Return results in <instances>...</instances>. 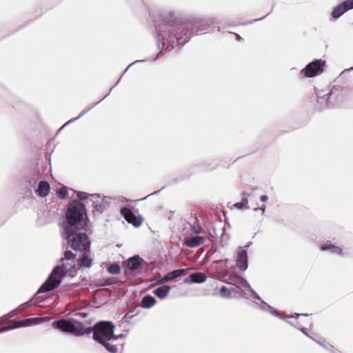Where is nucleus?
<instances>
[{
  "mask_svg": "<svg viewBox=\"0 0 353 353\" xmlns=\"http://www.w3.org/2000/svg\"><path fill=\"white\" fill-rule=\"evenodd\" d=\"M211 27L215 28L212 17L196 16L183 20L173 12H163L154 26V34L158 49L166 52L185 45L192 37Z\"/></svg>",
  "mask_w": 353,
  "mask_h": 353,
  "instance_id": "1",
  "label": "nucleus"
},
{
  "mask_svg": "<svg viewBox=\"0 0 353 353\" xmlns=\"http://www.w3.org/2000/svg\"><path fill=\"white\" fill-rule=\"evenodd\" d=\"M74 193L77 199H71L65 205L59 223L61 234L65 236L72 234L73 230H87L90 222L85 204L88 193L83 191H74Z\"/></svg>",
  "mask_w": 353,
  "mask_h": 353,
  "instance_id": "2",
  "label": "nucleus"
},
{
  "mask_svg": "<svg viewBox=\"0 0 353 353\" xmlns=\"http://www.w3.org/2000/svg\"><path fill=\"white\" fill-rule=\"evenodd\" d=\"M343 90H340L339 87L334 86L326 92L324 90L315 91L305 103H310L314 105V111L321 112L340 105L343 101Z\"/></svg>",
  "mask_w": 353,
  "mask_h": 353,
  "instance_id": "3",
  "label": "nucleus"
},
{
  "mask_svg": "<svg viewBox=\"0 0 353 353\" xmlns=\"http://www.w3.org/2000/svg\"><path fill=\"white\" fill-rule=\"evenodd\" d=\"M68 263H62L54 266L47 279L34 294V297H36L38 294L56 290L61 285L62 279L66 276L72 278L74 277L77 274L76 265L73 264L70 268H68Z\"/></svg>",
  "mask_w": 353,
  "mask_h": 353,
  "instance_id": "4",
  "label": "nucleus"
},
{
  "mask_svg": "<svg viewBox=\"0 0 353 353\" xmlns=\"http://www.w3.org/2000/svg\"><path fill=\"white\" fill-rule=\"evenodd\" d=\"M115 325L111 321H99L92 326L85 329V335L88 336L92 333V339L101 342L105 339H112L114 336Z\"/></svg>",
  "mask_w": 353,
  "mask_h": 353,
  "instance_id": "5",
  "label": "nucleus"
},
{
  "mask_svg": "<svg viewBox=\"0 0 353 353\" xmlns=\"http://www.w3.org/2000/svg\"><path fill=\"white\" fill-rule=\"evenodd\" d=\"M53 328L62 332L70 334L75 336L85 335V325L79 321L73 318H62L54 320L51 323Z\"/></svg>",
  "mask_w": 353,
  "mask_h": 353,
  "instance_id": "6",
  "label": "nucleus"
},
{
  "mask_svg": "<svg viewBox=\"0 0 353 353\" xmlns=\"http://www.w3.org/2000/svg\"><path fill=\"white\" fill-rule=\"evenodd\" d=\"M87 230H73V233L68 236L61 234V237L66 240L71 248L74 251L85 252L90 250L91 241Z\"/></svg>",
  "mask_w": 353,
  "mask_h": 353,
  "instance_id": "7",
  "label": "nucleus"
},
{
  "mask_svg": "<svg viewBox=\"0 0 353 353\" xmlns=\"http://www.w3.org/2000/svg\"><path fill=\"white\" fill-rule=\"evenodd\" d=\"M138 212L137 208L128 204L123 205L120 208L121 216L134 228H139L143 222V217L141 214H135Z\"/></svg>",
  "mask_w": 353,
  "mask_h": 353,
  "instance_id": "8",
  "label": "nucleus"
},
{
  "mask_svg": "<svg viewBox=\"0 0 353 353\" xmlns=\"http://www.w3.org/2000/svg\"><path fill=\"white\" fill-rule=\"evenodd\" d=\"M219 294L224 299H252L250 291L243 288L242 286L228 288L223 285L219 289Z\"/></svg>",
  "mask_w": 353,
  "mask_h": 353,
  "instance_id": "9",
  "label": "nucleus"
},
{
  "mask_svg": "<svg viewBox=\"0 0 353 353\" xmlns=\"http://www.w3.org/2000/svg\"><path fill=\"white\" fill-rule=\"evenodd\" d=\"M145 263H146L145 261L137 254L123 261L122 268L124 274L128 279L132 278L133 276L132 273L141 270Z\"/></svg>",
  "mask_w": 353,
  "mask_h": 353,
  "instance_id": "10",
  "label": "nucleus"
},
{
  "mask_svg": "<svg viewBox=\"0 0 353 353\" xmlns=\"http://www.w3.org/2000/svg\"><path fill=\"white\" fill-rule=\"evenodd\" d=\"M326 61L321 59H315L308 63L304 68L301 70L300 74L305 78H312L321 74L325 68Z\"/></svg>",
  "mask_w": 353,
  "mask_h": 353,
  "instance_id": "11",
  "label": "nucleus"
},
{
  "mask_svg": "<svg viewBox=\"0 0 353 353\" xmlns=\"http://www.w3.org/2000/svg\"><path fill=\"white\" fill-rule=\"evenodd\" d=\"M223 282L235 287L242 286L250 291L252 299H260V296L251 287L246 279L239 274L231 272L228 275V278L223 280Z\"/></svg>",
  "mask_w": 353,
  "mask_h": 353,
  "instance_id": "12",
  "label": "nucleus"
},
{
  "mask_svg": "<svg viewBox=\"0 0 353 353\" xmlns=\"http://www.w3.org/2000/svg\"><path fill=\"white\" fill-rule=\"evenodd\" d=\"M44 301V299L41 296L37 295L36 297L34 296L28 301L21 304L16 310L10 311L7 314L3 316L0 319V324L1 323V319H5V321L10 319V318L14 317L17 315V313H20L21 312L28 310L31 307H34L39 303H41Z\"/></svg>",
  "mask_w": 353,
  "mask_h": 353,
  "instance_id": "13",
  "label": "nucleus"
},
{
  "mask_svg": "<svg viewBox=\"0 0 353 353\" xmlns=\"http://www.w3.org/2000/svg\"><path fill=\"white\" fill-rule=\"evenodd\" d=\"M88 199L85 201L88 202H91L92 207L93 208L92 214L94 216H96L97 214H101L105 212L108 206V203L103 201L99 202L98 199L100 198V194H89L88 193Z\"/></svg>",
  "mask_w": 353,
  "mask_h": 353,
  "instance_id": "14",
  "label": "nucleus"
},
{
  "mask_svg": "<svg viewBox=\"0 0 353 353\" xmlns=\"http://www.w3.org/2000/svg\"><path fill=\"white\" fill-rule=\"evenodd\" d=\"M253 300H257L260 301V303H255L256 308H258L263 312H268L271 314L272 316L277 317L281 320L285 319V312H280L275 309L272 305L267 303L265 301H263L261 297L260 299H252Z\"/></svg>",
  "mask_w": 353,
  "mask_h": 353,
  "instance_id": "15",
  "label": "nucleus"
},
{
  "mask_svg": "<svg viewBox=\"0 0 353 353\" xmlns=\"http://www.w3.org/2000/svg\"><path fill=\"white\" fill-rule=\"evenodd\" d=\"M193 173H194L193 172H190V171L188 170L187 172L181 174L179 176H178L177 177H172V178L168 179L167 180V183H166L165 185L163 186L161 189H159V190H158L157 191H154V192L148 194V196H145L144 198L141 199L140 200L145 199L146 198H148L150 195H157V194H158L166 186L173 185H175V184L178 183L179 182L185 181V180L188 179V178H190L193 174Z\"/></svg>",
  "mask_w": 353,
  "mask_h": 353,
  "instance_id": "16",
  "label": "nucleus"
},
{
  "mask_svg": "<svg viewBox=\"0 0 353 353\" xmlns=\"http://www.w3.org/2000/svg\"><path fill=\"white\" fill-rule=\"evenodd\" d=\"M236 267L242 272H245L248 267V253L239 249L236 251Z\"/></svg>",
  "mask_w": 353,
  "mask_h": 353,
  "instance_id": "17",
  "label": "nucleus"
},
{
  "mask_svg": "<svg viewBox=\"0 0 353 353\" xmlns=\"http://www.w3.org/2000/svg\"><path fill=\"white\" fill-rule=\"evenodd\" d=\"M192 268H187L183 269H177L172 270L166 274H165L162 277V281L163 283H168L174 281V279L185 276L190 270H191Z\"/></svg>",
  "mask_w": 353,
  "mask_h": 353,
  "instance_id": "18",
  "label": "nucleus"
},
{
  "mask_svg": "<svg viewBox=\"0 0 353 353\" xmlns=\"http://www.w3.org/2000/svg\"><path fill=\"white\" fill-rule=\"evenodd\" d=\"M208 276L205 273L202 272H194L190 274L188 276L185 277L183 280L185 283L192 284L198 283L201 284L207 280Z\"/></svg>",
  "mask_w": 353,
  "mask_h": 353,
  "instance_id": "19",
  "label": "nucleus"
},
{
  "mask_svg": "<svg viewBox=\"0 0 353 353\" xmlns=\"http://www.w3.org/2000/svg\"><path fill=\"white\" fill-rule=\"evenodd\" d=\"M159 52L157 54H153V55L150 56L149 58H146V59H144L142 60H136L134 62L131 63L130 65H128V66L119 75L118 80L114 83V85H113L111 88H113L114 86H116V85H117L118 82L120 81L122 76L127 72V70L130 68V67L131 65H132L133 64H134L136 63L144 62V61H156L157 59L161 57L163 55L165 51L163 49H159Z\"/></svg>",
  "mask_w": 353,
  "mask_h": 353,
  "instance_id": "20",
  "label": "nucleus"
},
{
  "mask_svg": "<svg viewBox=\"0 0 353 353\" xmlns=\"http://www.w3.org/2000/svg\"><path fill=\"white\" fill-rule=\"evenodd\" d=\"M112 88H110V90L108 91L107 94L103 96V97L97 102L91 104L89 107H88L86 109H84L81 111V112L79 114V115L75 118H73L69 121H68L65 124H63L59 130L58 131H60L62 128H63L66 125L73 123L74 121H77L79 118L82 117L83 115H85L88 112H89L90 110H92L94 107H95L97 105H98L101 101H102L104 99H105L111 92Z\"/></svg>",
  "mask_w": 353,
  "mask_h": 353,
  "instance_id": "21",
  "label": "nucleus"
},
{
  "mask_svg": "<svg viewBox=\"0 0 353 353\" xmlns=\"http://www.w3.org/2000/svg\"><path fill=\"white\" fill-rule=\"evenodd\" d=\"M320 250L323 252H330L332 254H335L339 256L343 254L342 248L336 246L330 241H327L325 243H321L320 245Z\"/></svg>",
  "mask_w": 353,
  "mask_h": 353,
  "instance_id": "22",
  "label": "nucleus"
},
{
  "mask_svg": "<svg viewBox=\"0 0 353 353\" xmlns=\"http://www.w3.org/2000/svg\"><path fill=\"white\" fill-rule=\"evenodd\" d=\"M206 239L203 236L190 235L185 239V243L188 248H194L205 241Z\"/></svg>",
  "mask_w": 353,
  "mask_h": 353,
  "instance_id": "23",
  "label": "nucleus"
},
{
  "mask_svg": "<svg viewBox=\"0 0 353 353\" xmlns=\"http://www.w3.org/2000/svg\"><path fill=\"white\" fill-rule=\"evenodd\" d=\"M50 191V185L46 180L39 181L37 188L35 190L36 194L42 198L46 197Z\"/></svg>",
  "mask_w": 353,
  "mask_h": 353,
  "instance_id": "24",
  "label": "nucleus"
},
{
  "mask_svg": "<svg viewBox=\"0 0 353 353\" xmlns=\"http://www.w3.org/2000/svg\"><path fill=\"white\" fill-rule=\"evenodd\" d=\"M171 287L168 285L163 284L153 290L152 294L159 299L163 300L168 296Z\"/></svg>",
  "mask_w": 353,
  "mask_h": 353,
  "instance_id": "25",
  "label": "nucleus"
},
{
  "mask_svg": "<svg viewBox=\"0 0 353 353\" xmlns=\"http://www.w3.org/2000/svg\"><path fill=\"white\" fill-rule=\"evenodd\" d=\"M157 299L152 295L148 294L144 295L141 301V307L150 309L157 303Z\"/></svg>",
  "mask_w": 353,
  "mask_h": 353,
  "instance_id": "26",
  "label": "nucleus"
},
{
  "mask_svg": "<svg viewBox=\"0 0 353 353\" xmlns=\"http://www.w3.org/2000/svg\"><path fill=\"white\" fill-rule=\"evenodd\" d=\"M117 279L115 277H108V278H103L99 279H96L94 281V285L96 287H106V286H112L116 284Z\"/></svg>",
  "mask_w": 353,
  "mask_h": 353,
  "instance_id": "27",
  "label": "nucleus"
},
{
  "mask_svg": "<svg viewBox=\"0 0 353 353\" xmlns=\"http://www.w3.org/2000/svg\"><path fill=\"white\" fill-rule=\"evenodd\" d=\"M249 196V193L245 192H242L241 201L240 202L235 203L234 204V208L237 210H242L243 208L250 209V206L248 205Z\"/></svg>",
  "mask_w": 353,
  "mask_h": 353,
  "instance_id": "28",
  "label": "nucleus"
},
{
  "mask_svg": "<svg viewBox=\"0 0 353 353\" xmlns=\"http://www.w3.org/2000/svg\"><path fill=\"white\" fill-rule=\"evenodd\" d=\"M43 322L42 319L40 317L30 318L19 321V324L21 327L38 325Z\"/></svg>",
  "mask_w": 353,
  "mask_h": 353,
  "instance_id": "29",
  "label": "nucleus"
},
{
  "mask_svg": "<svg viewBox=\"0 0 353 353\" xmlns=\"http://www.w3.org/2000/svg\"><path fill=\"white\" fill-rule=\"evenodd\" d=\"M42 177V174H40L39 172L34 171L30 177H28L27 179V183L29 185V190L31 191V189L34 188L36 185L38 183V181Z\"/></svg>",
  "mask_w": 353,
  "mask_h": 353,
  "instance_id": "30",
  "label": "nucleus"
},
{
  "mask_svg": "<svg viewBox=\"0 0 353 353\" xmlns=\"http://www.w3.org/2000/svg\"><path fill=\"white\" fill-rule=\"evenodd\" d=\"M113 341V339H105L101 341V342H98L100 345L105 347V349L109 352L110 353H117L118 351L117 346L110 341Z\"/></svg>",
  "mask_w": 353,
  "mask_h": 353,
  "instance_id": "31",
  "label": "nucleus"
},
{
  "mask_svg": "<svg viewBox=\"0 0 353 353\" xmlns=\"http://www.w3.org/2000/svg\"><path fill=\"white\" fill-rule=\"evenodd\" d=\"M346 12L347 10L343 6V3H341L334 8L331 12V17L333 19H336L341 17Z\"/></svg>",
  "mask_w": 353,
  "mask_h": 353,
  "instance_id": "32",
  "label": "nucleus"
},
{
  "mask_svg": "<svg viewBox=\"0 0 353 353\" xmlns=\"http://www.w3.org/2000/svg\"><path fill=\"white\" fill-rule=\"evenodd\" d=\"M92 259L88 255H82L81 256L80 266L83 268H89L92 265Z\"/></svg>",
  "mask_w": 353,
  "mask_h": 353,
  "instance_id": "33",
  "label": "nucleus"
},
{
  "mask_svg": "<svg viewBox=\"0 0 353 353\" xmlns=\"http://www.w3.org/2000/svg\"><path fill=\"white\" fill-rule=\"evenodd\" d=\"M76 259L77 255L74 252H72V251L68 250L63 252V258L59 259V262L61 263H64V260L74 261Z\"/></svg>",
  "mask_w": 353,
  "mask_h": 353,
  "instance_id": "34",
  "label": "nucleus"
},
{
  "mask_svg": "<svg viewBox=\"0 0 353 353\" xmlns=\"http://www.w3.org/2000/svg\"><path fill=\"white\" fill-rule=\"evenodd\" d=\"M107 271L111 274H117L121 272V266L117 262H114L107 267Z\"/></svg>",
  "mask_w": 353,
  "mask_h": 353,
  "instance_id": "35",
  "label": "nucleus"
},
{
  "mask_svg": "<svg viewBox=\"0 0 353 353\" xmlns=\"http://www.w3.org/2000/svg\"><path fill=\"white\" fill-rule=\"evenodd\" d=\"M314 342L322 346L325 350L330 351L331 353H341L339 350L336 349L333 345L330 344H325L319 340H314Z\"/></svg>",
  "mask_w": 353,
  "mask_h": 353,
  "instance_id": "36",
  "label": "nucleus"
},
{
  "mask_svg": "<svg viewBox=\"0 0 353 353\" xmlns=\"http://www.w3.org/2000/svg\"><path fill=\"white\" fill-rule=\"evenodd\" d=\"M57 195L61 199H63L68 196V190L66 186H62L57 190Z\"/></svg>",
  "mask_w": 353,
  "mask_h": 353,
  "instance_id": "37",
  "label": "nucleus"
},
{
  "mask_svg": "<svg viewBox=\"0 0 353 353\" xmlns=\"http://www.w3.org/2000/svg\"><path fill=\"white\" fill-rule=\"evenodd\" d=\"M20 327H21V325L19 324V321H18L12 324H10V325H7L4 326L0 330V333L8 332V331H10V330H14L17 328H20Z\"/></svg>",
  "mask_w": 353,
  "mask_h": 353,
  "instance_id": "38",
  "label": "nucleus"
},
{
  "mask_svg": "<svg viewBox=\"0 0 353 353\" xmlns=\"http://www.w3.org/2000/svg\"><path fill=\"white\" fill-rule=\"evenodd\" d=\"M191 231L192 235L198 236L200 234H204L205 230L199 225H191Z\"/></svg>",
  "mask_w": 353,
  "mask_h": 353,
  "instance_id": "39",
  "label": "nucleus"
},
{
  "mask_svg": "<svg viewBox=\"0 0 353 353\" xmlns=\"http://www.w3.org/2000/svg\"><path fill=\"white\" fill-rule=\"evenodd\" d=\"M210 234L212 238V248H214L215 251L217 250L216 244L215 241H216V236H218V233L216 232V229L215 228H212V230L210 231Z\"/></svg>",
  "mask_w": 353,
  "mask_h": 353,
  "instance_id": "40",
  "label": "nucleus"
},
{
  "mask_svg": "<svg viewBox=\"0 0 353 353\" xmlns=\"http://www.w3.org/2000/svg\"><path fill=\"white\" fill-rule=\"evenodd\" d=\"M342 3L347 11L353 9V0H345Z\"/></svg>",
  "mask_w": 353,
  "mask_h": 353,
  "instance_id": "41",
  "label": "nucleus"
},
{
  "mask_svg": "<svg viewBox=\"0 0 353 353\" xmlns=\"http://www.w3.org/2000/svg\"><path fill=\"white\" fill-rule=\"evenodd\" d=\"M299 330H300L304 335H305L307 337L311 339L312 341H314V340H316L314 337H312L308 332L306 327H301L300 328H298Z\"/></svg>",
  "mask_w": 353,
  "mask_h": 353,
  "instance_id": "42",
  "label": "nucleus"
},
{
  "mask_svg": "<svg viewBox=\"0 0 353 353\" xmlns=\"http://www.w3.org/2000/svg\"><path fill=\"white\" fill-rule=\"evenodd\" d=\"M130 313H134V314H132V315L129 316V319H132L135 315H137L139 313V309L137 307L134 310H132L131 311H128L126 313L125 316L129 315Z\"/></svg>",
  "mask_w": 353,
  "mask_h": 353,
  "instance_id": "43",
  "label": "nucleus"
},
{
  "mask_svg": "<svg viewBox=\"0 0 353 353\" xmlns=\"http://www.w3.org/2000/svg\"><path fill=\"white\" fill-rule=\"evenodd\" d=\"M272 10H273V8H272L271 11L270 12H268L267 14L264 15L263 17H262L261 18L255 19L250 21H248L245 24H252V23H254V22L259 21L264 19L267 16H268L272 12Z\"/></svg>",
  "mask_w": 353,
  "mask_h": 353,
  "instance_id": "44",
  "label": "nucleus"
},
{
  "mask_svg": "<svg viewBox=\"0 0 353 353\" xmlns=\"http://www.w3.org/2000/svg\"><path fill=\"white\" fill-rule=\"evenodd\" d=\"M309 314H307V313H294L292 315H291L290 316H288V318H294L296 319H297L299 316H308Z\"/></svg>",
  "mask_w": 353,
  "mask_h": 353,
  "instance_id": "45",
  "label": "nucleus"
},
{
  "mask_svg": "<svg viewBox=\"0 0 353 353\" xmlns=\"http://www.w3.org/2000/svg\"><path fill=\"white\" fill-rule=\"evenodd\" d=\"M252 244V241H249L246 243V245H245L243 247H239L238 249L242 250V251H244L245 252L248 253V249L249 248V247Z\"/></svg>",
  "mask_w": 353,
  "mask_h": 353,
  "instance_id": "46",
  "label": "nucleus"
},
{
  "mask_svg": "<svg viewBox=\"0 0 353 353\" xmlns=\"http://www.w3.org/2000/svg\"><path fill=\"white\" fill-rule=\"evenodd\" d=\"M127 336V334H114V336L112 338L113 341H116L117 339H124Z\"/></svg>",
  "mask_w": 353,
  "mask_h": 353,
  "instance_id": "47",
  "label": "nucleus"
},
{
  "mask_svg": "<svg viewBox=\"0 0 353 353\" xmlns=\"http://www.w3.org/2000/svg\"><path fill=\"white\" fill-rule=\"evenodd\" d=\"M284 321H285V322H286L288 324L290 325L291 326H292V327H295V328H296V329H297V330H298V328H300L299 327H297L296 325H295L293 323V322H292V321H288V320H286V317H285V319H284Z\"/></svg>",
  "mask_w": 353,
  "mask_h": 353,
  "instance_id": "48",
  "label": "nucleus"
},
{
  "mask_svg": "<svg viewBox=\"0 0 353 353\" xmlns=\"http://www.w3.org/2000/svg\"><path fill=\"white\" fill-rule=\"evenodd\" d=\"M268 199V196L266 194H263L260 196V200L262 202H265Z\"/></svg>",
  "mask_w": 353,
  "mask_h": 353,
  "instance_id": "49",
  "label": "nucleus"
},
{
  "mask_svg": "<svg viewBox=\"0 0 353 353\" xmlns=\"http://www.w3.org/2000/svg\"><path fill=\"white\" fill-rule=\"evenodd\" d=\"M77 314L80 316L82 318H85L88 316V313H86L85 312H79Z\"/></svg>",
  "mask_w": 353,
  "mask_h": 353,
  "instance_id": "50",
  "label": "nucleus"
},
{
  "mask_svg": "<svg viewBox=\"0 0 353 353\" xmlns=\"http://www.w3.org/2000/svg\"><path fill=\"white\" fill-rule=\"evenodd\" d=\"M351 70H353V67H351V68H347V69H345L343 72H341L340 75H342L343 74H345V72L351 71Z\"/></svg>",
  "mask_w": 353,
  "mask_h": 353,
  "instance_id": "51",
  "label": "nucleus"
},
{
  "mask_svg": "<svg viewBox=\"0 0 353 353\" xmlns=\"http://www.w3.org/2000/svg\"><path fill=\"white\" fill-rule=\"evenodd\" d=\"M235 35H236V39L238 41H241L243 40V38H242L239 34L235 33Z\"/></svg>",
  "mask_w": 353,
  "mask_h": 353,
  "instance_id": "52",
  "label": "nucleus"
},
{
  "mask_svg": "<svg viewBox=\"0 0 353 353\" xmlns=\"http://www.w3.org/2000/svg\"><path fill=\"white\" fill-rule=\"evenodd\" d=\"M265 208V205H262L261 207H259V210L262 211V214H264Z\"/></svg>",
  "mask_w": 353,
  "mask_h": 353,
  "instance_id": "53",
  "label": "nucleus"
},
{
  "mask_svg": "<svg viewBox=\"0 0 353 353\" xmlns=\"http://www.w3.org/2000/svg\"><path fill=\"white\" fill-rule=\"evenodd\" d=\"M221 262H225V263H227V259H221V260H218V261H214L213 263H221Z\"/></svg>",
  "mask_w": 353,
  "mask_h": 353,
  "instance_id": "54",
  "label": "nucleus"
},
{
  "mask_svg": "<svg viewBox=\"0 0 353 353\" xmlns=\"http://www.w3.org/2000/svg\"><path fill=\"white\" fill-rule=\"evenodd\" d=\"M27 25H28V24H24V25H23V26H19V27L17 30H15L13 32H16L17 31H18V30H21V29H22V28H24V27H26Z\"/></svg>",
  "mask_w": 353,
  "mask_h": 353,
  "instance_id": "55",
  "label": "nucleus"
},
{
  "mask_svg": "<svg viewBox=\"0 0 353 353\" xmlns=\"http://www.w3.org/2000/svg\"><path fill=\"white\" fill-rule=\"evenodd\" d=\"M215 168H216V165H214L212 168H209V169H205L204 170H212L215 169Z\"/></svg>",
  "mask_w": 353,
  "mask_h": 353,
  "instance_id": "56",
  "label": "nucleus"
},
{
  "mask_svg": "<svg viewBox=\"0 0 353 353\" xmlns=\"http://www.w3.org/2000/svg\"><path fill=\"white\" fill-rule=\"evenodd\" d=\"M121 201H129V200H128L127 198H125V197H124V196H122V197H121Z\"/></svg>",
  "mask_w": 353,
  "mask_h": 353,
  "instance_id": "57",
  "label": "nucleus"
},
{
  "mask_svg": "<svg viewBox=\"0 0 353 353\" xmlns=\"http://www.w3.org/2000/svg\"><path fill=\"white\" fill-rule=\"evenodd\" d=\"M244 156H241L239 157H237L234 161V163L236 162L237 160H239V159L241 158H243Z\"/></svg>",
  "mask_w": 353,
  "mask_h": 353,
  "instance_id": "58",
  "label": "nucleus"
},
{
  "mask_svg": "<svg viewBox=\"0 0 353 353\" xmlns=\"http://www.w3.org/2000/svg\"><path fill=\"white\" fill-rule=\"evenodd\" d=\"M254 211L260 210H259V207H258V208H254Z\"/></svg>",
  "mask_w": 353,
  "mask_h": 353,
  "instance_id": "59",
  "label": "nucleus"
},
{
  "mask_svg": "<svg viewBox=\"0 0 353 353\" xmlns=\"http://www.w3.org/2000/svg\"><path fill=\"white\" fill-rule=\"evenodd\" d=\"M221 231H222V232H221V236H222L223 234V228H221Z\"/></svg>",
  "mask_w": 353,
  "mask_h": 353,
  "instance_id": "60",
  "label": "nucleus"
},
{
  "mask_svg": "<svg viewBox=\"0 0 353 353\" xmlns=\"http://www.w3.org/2000/svg\"><path fill=\"white\" fill-rule=\"evenodd\" d=\"M195 221H196V223H198V222H199V221H198V219H195Z\"/></svg>",
  "mask_w": 353,
  "mask_h": 353,
  "instance_id": "61",
  "label": "nucleus"
}]
</instances>
